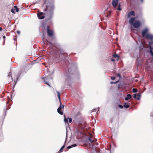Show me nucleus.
Wrapping results in <instances>:
<instances>
[{
	"label": "nucleus",
	"instance_id": "nucleus-1",
	"mask_svg": "<svg viewBox=\"0 0 153 153\" xmlns=\"http://www.w3.org/2000/svg\"><path fill=\"white\" fill-rule=\"evenodd\" d=\"M47 1L44 0L45 3L43 5V10L45 13L49 16V19H51L53 16L54 9L53 2L47 3L46 4Z\"/></svg>",
	"mask_w": 153,
	"mask_h": 153
},
{
	"label": "nucleus",
	"instance_id": "nucleus-2",
	"mask_svg": "<svg viewBox=\"0 0 153 153\" xmlns=\"http://www.w3.org/2000/svg\"><path fill=\"white\" fill-rule=\"evenodd\" d=\"M149 30L148 28H145L141 32L142 36L150 40L153 39V35L148 33Z\"/></svg>",
	"mask_w": 153,
	"mask_h": 153
},
{
	"label": "nucleus",
	"instance_id": "nucleus-3",
	"mask_svg": "<svg viewBox=\"0 0 153 153\" xmlns=\"http://www.w3.org/2000/svg\"><path fill=\"white\" fill-rule=\"evenodd\" d=\"M135 19V17L131 18L129 21V22L134 28H138L141 25V23L139 20H136L134 22Z\"/></svg>",
	"mask_w": 153,
	"mask_h": 153
},
{
	"label": "nucleus",
	"instance_id": "nucleus-4",
	"mask_svg": "<svg viewBox=\"0 0 153 153\" xmlns=\"http://www.w3.org/2000/svg\"><path fill=\"white\" fill-rule=\"evenodd\" d=\"M47 33L49 37H51L53 36V30L49 29V27L48 26H47Z\"/></svg>",
	"mask_w": 153,
	"mask_h": 153
},
{
	"label": "nucleus",
	"instance_id": "nucleus-5",
	"mask_svg": "<svg viewBox=\"0 0 153 153\" xmlns=\"http://www.w3.org/2000/svg\"><path fill=\"white\" fill-rule=\"evenodd\" d=\"M60 106L59 108L57 109V112H58L59 114H60L62 115L63 114V112L61 111V110L62 109L63 110L64 109V105H62V102H61V104L60 103Z\"/></svg>",
	"mask_w": 153,
	"mask_h": 153
},
{
	"label": "nucleus",
	"instance_id": "nucleus-6",
	"mask_svg": "<svg viewBox=\"0 0 153 153\" xmlns=\"http://www.w3.org/2000/svg\"><path fill=\"white\" fill-rule=\"evenodd\" d=\"M45 13H43L42 12H39L37 14L39 18L40 19H42L45 18L44 15L45 14Z\"/></svg>",
	"mask_w": 153,
	"mask_h": 153
},
{
	"label": "nucleus",
	"instance_id": "nucleus-7",
	"mask_svg": "<svg viewBox=\"0 0 153 153\" xmlns=\"http://www.w3.org/2000/svg\"><path fill=\"white\" fill-rule=\"evenodd\" d=\"M118 0H113L112 4L114 7H116L118 3Z\"/></svg>",
	"mask_w": 153,
	"mask_h": 153
},
{
	"label": "nucleus",
	"instance_id": "nucleus-8",
	"mask_svg": "<svg viewBox=\"0 0 153 153\" xmlns=\"http://www.w3.org/2000/svg\"><path fill=\"white\" fill-rule=\"evenodd\" d=\"M88 140H89V141L91 143V144L90 143L89 144V145L90 146H94V145L92 143H93L95 142L97 140V139H96L95 140H91V138H90V137L88 138Z\"/></svg>",
	"mask_w": 153,
	"mask_h": 153
},
{
	"label": "nucleus",
	"instance_id": "nucleus-9",
	"mask_svg": "<svg viewBox=\"0 0 153 153\" xmlns=\"http://www.w3.org/2000/svg\"><path fill=\"white\" fill-rule=\"evenodd\" d=\"M135 15V13L134 11H132L129 12L128 14V17L129 18L131 16H133Z\"/></svg>",
	"mask_w": 153,
	"mask_h": 153
},
{
	"label": "nucleus",
	"instance_id": "nucleus-10",
	"mask_svg": "<svg viewBox=\"0 0 153 153\" xmlns=\"http://www.w3.org/2000/svg\"><path fill=\"white\" fill-rule=\"evenodd\" d=\"M42 79H43L44 81V83L45 84H46L49 86H51L50 85H49V83L47 82L46 81L47 80L48 78L47 77H42Z\"/></svg>",
	"mask_w": 153,
	"mask_h": 153
},
{
	"label": "nucleus",
	"instance_id": "nucleus-11",
	"mask_svg": "<svg viewBox=\"0 0 153 153\" xmlns=\"http://www.w3.org/2000/svg\"><path fill=\"white\" fill-rule=\"evenodd\" d=\"M130 105L131 104L130 103L127 104L126 103H125L123 106L126 108H128L130 107Z\"/></svg>",
	"mask_w": 153,
	"mask_h": 153
},
{
	"label": "nucleus",
	"instance_id": "nucleus-12",
	"mask_svg": "<svg viewBox=\"0 0 153 153\" xmlns=\"http://www.w3.org/2000/svg\"><path fill=\"white\" fill-rule=\"evenodd\" d=\"M131 97V94H128L127 95V97L125 98V100H128L129 99H130Z\"/></svg>",
	"mask_w": 153,
	"mask_h": 153
},
{
	"label": "nucleus",
	"instance_id": "nucleus-13",
	"mask_svg": "<svg viewBox=\"0 0 153 153\" xmlns=\"http://www.w3.org/2000/svg\"><path fill=\"white\" fill-rule=\"evenodd\" d=\"M56 92L57 93V96H58V99H59V100L60 103L61 104V99H60V93L58 91H56Z\"/></svg>",
	"mask_w": 153,
	"mask_h": 153
},
{
	"label": "nucleus",
	"instance_id": "nucleus-14",
	"mask_svg": "<svg viewBox=\"0 0 153 153\" xmlns=\"http://www.w3.org/2000/svg\"><path fill=\"white\" fill-rule=\"evenodd\" d=\"M113 57L115 58H117V59H116V60L117 61H118L119 59V56L116 54H114L113 55Z\"/></svg>",
	"mask_w": 153,
	"mask_h": 153
},
{
	"label": "nucleus",
	"instance_id": "nucleus-15",
	"mask_svg": "<svg viewBox=\"0 0 153 153\" xmlns=\"http://www.w3.org/2000/svg\"><path fill=\"white\" fill-rule=\"evenodd\" d=\"M77 145L76 144H74L71 145V146H69L67 147V148L68 149H70L71 148L76 147Z\"/></svg>",
	"mask_w": 153,
	"mask_h": 153
},
{
	"label": "nucleus",
	"instance_id": "nucleus-16",
	"mask_svg": "<svg viewBox=\"0 0 153 153\" xmlns=\"http://www.w3.org/2000/svg\"><path fill=\"white\" fill-rule=\"evenodd\" d=\"M150 48L151 49H153V42H151L149 43Z\"/></svg>",
	"mask_w": 153,
	"mask_h": 153
},
{
	"label": "nucleus",
	"instance_id": "nucleus-17",
	"mask_svg": "<svg viewBox=\"0 0 153 153\" xmlns=\"http://www.w3.org/2000/svg\"><path fill=\"white\" fill-rule=\"evenodd\" d=\"M64 116L65 117V118H64V122L66 123H68V118L67 119L66 117H65V114H64Z\"/></svg>",
	"mask_w": 153,
	"mask_h": 153
},
{
	"label": "nucleus",
	"instance_id": "nucleus-18",
	"mask_svg": "<svg viewBox=\"0 0 153 153\" xmlns=\"http://www.w3.org/2000/svg\"><path fill=\"white\" fill-rule=\"evenodd\" d=\"M14 9L15 10H16V12H18L19 11V8L17 7V6H14Z\"/></svg>",
	"mask_w": 153,
	"mask_h": 153
},
{
	"label": "nucleus",
	"instance_id": "nucleus-19",
	"mask_svg": "<svg viewBox=\"0 0 153 153\" xmlns=\"http://www.w3.org/2000/svg\"><path fill=\"white\" fill-rule=\"evenodd\" d=\"M140 95L139 94H138L137 95V100H139L140 99Z\"/></svg>",
	"mask_w": 153,
	"mask_h": 153
},
{
	"label": "nucleus",
	"instance_id": "nucleus-20",
	"mask_svg": "<svg viewBox=\"0 0 153 153\" xmlns=\"http://www.w3.org/2000/svg\"><path fill=\"white\" fill-rule=\"evenodd\" d=\"M132 91L134 93H136L137 92V90L136 88H134L132 89Z\"/></svg>",
	"mask_w": 153,
	"mask_h": 153
},
{
	"label": "nucleus",
	"instance_id": "nucleus-21",
	"mask_svg": "<svg viewBox=\"0 0 153 153\" xmlns=\"http://www.w3.org/2000/svg\"><path fill=\"white\" fill-rule=\"evenodd\" d=\"M68 119H69V123H71L72 121V118H69V117H68Z\"/></svg>",
	"mask_w": 153,
	"mask_h": 153
},
{
	"label": "nucleus",
	"instance_id": "nucleus-22",
	"mask_svg": "<svg viewBox=\"0 0 153 153\" xmlns=\"http://www.w3.org/2000/svg\"><path fill=\"white\" fill-rule=\"evenodd\" d=\"M117 10H121V9L120 8V4H119L118 7L117 8Z\"/></svg>",
	"mask_w": 153,
	"mask_h": 153
},
{
	"label": "nucleus",
	"instance_id": "nucleus-23",
	"mask_svg": "<svg viewBox=\"0 0 153 153\" xmlns=\"http://www.w3.org/2000/svg\"><path fill=\"white\" fill-rule=\"evenodd\" d=\"M118 106L120 108H123V106L121 105H118Z\"/></svg>",
	"mask_w": 153,
	"mask_h": 153
},
{
	"label": "nucleus",
	"instance_id": "nucleus-24",
	"mask_svg": "<svg viewBox=\"0 0 153 153\" xmlns=\"http://www.w3.org/2000/svg\"><path fill=\"white\" fill-rule=\"evenodd\" d=\"M117 77H119L120 78L121 77V75L120 73H118L117 74Z\"/></svg>",
	"mask_w": 153,
	"mask_h": 153
},
{
	"label": "nucleus",
	"instance_id": "nucleus-25",
	"mask_svg": "<svg viewBox=\"0 0 153 153\" xmlns=\"http://www.w3.org/2000/svg\"><path fill=\"white\" fill-rule=\"evenodd\" d=\"M11 11L12 13H15V10H14V9H12L11 10Z\"/></svg>",
	"mask_w": 153,
	"mask_h": 153
},
{
	"label": "nucleus",
	"instance_id": "nucleus-26",
	"mask_svg": "<svg viewBox=\"0 0 153 153\" xmlns=\"http://www.w3.org/2000/svg\"><path fill=\"white\" fill-rule=\"evenodd\" d=\"M62 150H63L61 148L60 149L59 151L58 152V153H60L62 152Z\"/></svg>",
	"mask_w": 153,
	"mask_h": 153
},
{
	"label": "nucleus",
	"instance_id": "nucleus-27",
	"mask_svg": "<svg viewBox=\"0 0 153 153\" xmlns=\"http://www.w3.org/2000/svg\"><path fill=\"white\" fill-rule=\"evenodd\" d=\"M137 97V95L136 94H134L133 96V97L134 98H136Z\"/></svg>",
	"mask_w": 153,
	"mask_h": 153
},
{
	"label": "nucleus",
	"instance_id": "nucleus-28",
	"mask_svg": "<svg viewBox=\"0 0 153 153\" xmlns=\"http://www.w3.org/2000/svg\"><path fill=\"white\" fill-rule=\"evenodd\" d=\"M111 79L112 80H114L115 79V77L114 76L111 77Z\"/></svg>",
	"mask_w": 153,
	"mask_h": 153
},
{
	"label": "nucleus",
	"instance_id": "nucleus-29",
	"mask_svg": "<svg viewBox=\"0 0 153 153\" xmlns=\"http://www.w3.org/2000/svg\"><path fill=\"white\" fill-rule=\"evenodd\" d=\"M8 78H10V77H11V79L12 81H13V79L12 77V76H10V75H8Z\"/></svg>",
	"mask_w": 153,
	"mask_h": 153
},
{
	"label": "nucleus",
	"instance_id": "nucleus-30",
	"mask_svg": "<svg viewBox=\"0 0 153 153\" xmlns=\"http://www.w3.org/2000/svg\"><path fill=\"white\" fill-rule=\"evenodd\" d=\"M111 61L113 62H114L115 61V60L114 58H112L111 59Z\"/></svg>",
	"mask_w": 153,
	"mask_h": 153
},
{
	"label": "nucleus",
	"instance_id": "nucleus-31",
	"mask_svg": "<svg viewBox=\"0 0 153 153\" xmlns=\"http://www.w3.org/2000/svg\"><path fill=\"white\" fill-rule=\"evenodd\" d=\"M65 146L64 145L63 146H62V147L61 148L62 149H63L64 148H65Z\"/></svg>",
	"mask_w": 153,
	"mask_h": 153
},
{
	"label": "nucleus",
	"instance_id": "nucleus-32",
	"mask_svg": "<svg viewBox=\"0 0 153 153\" xmlns=\"http://www.w3.org/2000/svg\"><path fill=\"white\" fill-rule=\"evenodd\" d=\"M17 33L19 35V34H20V31H17Z\"/></svg>",
	"mask_w": 153,
	"mask_h": 153
},
{
	"label": "nucleus",
	"instance_id": "nucleus-33",
	"mask_svg": "<svg viewBox=\"0 0 153 153\" xmlns=\"http://www.w3.org/2000/svg\"><path fill=\"white\" fill-rule=\"evenodd\" d=\"M119 82V81H116L114 83V84H116V83H118V82Z\"/></svg>",
	"mask_w": 153,
	"mask_h": 153
},
{
	"label": "nucleus",
	"instance_id": "nucleus-34",
	"mask_svg": "<svg viewBox=\"0 0 153 153\" xmlns=\"http://www.w3.org/2000/svg\"><path fill=\"white\" fill-rule=\"evenodd\" d=\"M2 30V28L1 27H0V31H1Z\"/></svg>",
	"mask_w": 153,
	"mask_h": 153
},
{
	"label": "nucleus",
	"instance_id": "nucleus-35",
	"mask_svg": "<svg viewBox=\"0 0 153 153\" xmlns=\"http://www.w3.org/2000/svg\"><path fill=\"white\" fill-rule=\"evenodd\" d=\"M140 2H141V3H143V0H140Z\"/></svg>",
	"mask_w": 153,
	"mask_h": 153
},
{
	"label": "nucleus",
	"instance_id": "nucleus-36",
	"mask_svg": "<svg viewBox=\"0 0 153 153\" xmlns=\"http://www.w3.org/2000/svg\"><path fill=\"white\" fill-rule=\"evenodd\" d=\"M115 82H110V83L111 84H113Z\"/></svg>",
	"mask_w": 153,
	"mask_h": 153
},
{
	"label": "nucleus",
	"instance_id": "nucleus-37",
	"mask_svg": "<svg viewBox=\"0 0 153 153\" xmlns=\"http://www.w3.org/2000/svg\"><path fill=\"white\" fill-rule=\"evenodd\" d=\"M5 38V36H3V39H4V38Z\"/></svg>",
	"mask_w": 153,
	"mask_h": 153
},
{
	"label": "nucleus",
	"instance_id": "nucleus-38",
	"mask_svg": "<svg viewBox=\"0 0 153 153\" xmlns=\"http://www.w3.org/2000/svg\"><path fill=\"white\" fill-rule=\"evenodd\" d=\"M96 144H97V145H98V143H97Z\"/></svg>",
	"mask_w": 153,
	"mask_h": 153
}]
</instances>
